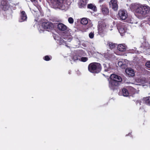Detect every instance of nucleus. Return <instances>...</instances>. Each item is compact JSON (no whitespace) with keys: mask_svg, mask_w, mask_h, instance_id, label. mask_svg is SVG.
I'll list each match as a JSON object with an SVG mask.
<instances>
[{"mask_svg":"<svg viewBox=\"0 0 150 150\" xmlns=\"http://www.w3.org/2000/svg\"><path fill=\"white\" fill-rule=\"evenodd\" d=\"M135 12L142 17L150 14V7L146 5H140L136 6Z\"/></svg>","mask_w":150,"mask_h":150,"instance_id":"1","label":"nucleus"},{"mask_svg":"<svg viewBox=\"0 0 150 150\" xmlns=\"http://www.w3.org/2000/svg\"><path fill=\"white\" fill-rule=\"evenodd\" d=\"M51 6L54 8H59L62 10H67L69 7V4H65L64 0H50Z\"/></svg>","mask_w":150,"mask_h":150,"instance_id":"2","label":"nucleus"},{"mask_svg":"<svg viewBox=\"0 0 150 150\" xmlns=\"http://www.w3.org/2000/svg\"><path fill=\"white\" fill-rule=\"evenodd\" d=\"M110 81L109 82V87L114 90L116 86L119 85V82L122 81V78L120 76L115 74H112L110 77Z\"/></svg>","mask_w":150,"mask_h":150,"instance_id":"3","label":"nucleus"},{"mask_svg":"<svg viewBox=\"0 0 150 150\" xmlns=\"http://www.w3.org/2000/svg\"><path fill=\"white\" fill-rule=\"evenodd\" d=\"M88 69L91 72L98 73L101 70L100 64L98 63H93L90 64L88 66Z\"/></svg>","mask_w":150,"mask_h":150,"instance_id":"4","label":"nucleus"},{"mask_svg":"<svg viewBox=\"0 0 150 150\" xmlns=\"http://www.w3.org/2000/svg\"><path fill=\"white\" fill-rule=\"evenodd\" d=\"M72 40V38L70 35L68 33H64L62 35L61 38H60L59 40L60 45L62 44L67 46V42H70Z\"/></svg>","mask_w":150,"mask_h":150,"instance_id":"5","label":"nucleus"},{"mask_svg":"<svg viewBox=\"0 0 150 150\" xmlns=\"http://www.w3.org/2000/svg\"><path fill=\"white\" fill-rule=\"evenodd\" d=\"M52 27L53 24L52 23L49 22H43L40 26L38 30L40 33H42L45 30L48 31H50Z\"/></svg>","mask_w":150,"mask_h":150,"instance_id":"6","label":"nucleus"},{"mask_svg":"<svg viewBox=\"0 0 150 150\" xmlns=\"http://www.w3.org/2000/svg\"><path fill=\"white\" fill-rule=\"evenodd\" d=\"M108 25L104 21H100L98 22V33L101 37L104 36V30L107 27Z\"/></svg>","mask_w":150,"mask_h":150,"instance_id":"7","label":"nucleus"},{"mask_svg":"<svg viewBox=\"0 0 150 150\" xmlns=\"http://www.w3.org/2000/svg\"><path fill=\"white\" fill-rule=\"evenodd\" d=\"M143 48V50H140L144 53L145 54H150V44L148 42H144L142 43L140 48Z\"/></svg>","mask_w":150,"mask_h":150,"instance_id":"8","label":"nucleus"},{"mask_svg":"<svg viewBox=\"0 0 150 150\" xmlns=\"http://www.w3.org/2000/svg\"><path fill=\"white\" fill-rule=\"evenodd\" d=\"M144 103L150 105V97H146L140 100H137L136 102L137 105H141Z\"/></svg>","mask_w":150,"mask_h":150,"instance_id":"9","label":"nucleus"},{"mask_svg":"<svg viewBox=\"0 0 150 150\" xmlns=\"http://www.w3.org/2000/svg\"><path fill=\"white\" fill-rule=\"evenodd\" d=\"M9 7V5L6 0H2L0 2V7L2 10L6 11Z\"/></svg>","mask_w":150,"mask_h":150,"instance_id":"10","label":"nucleus"},{"mask_svg":"<svg viewBox=\"0 0 150 150\" xmlns=\"http://www.w3.org/2000/svg\"><path fill=\"white\" fill-rule=\"evenodd\" d=\"M117 28L121 36H123L127 31L126 27L122 24H121L120 25L118 26Z\"/></svg>","mask_w":150,"mask_h":150,"instance_id":"11","label":"nucleus"},{"mask_svg":"<svg viewBox=\"0 0 150 150\" xmlns=\"http://www.w3.org/2000/svg\"><path fill=\"white\" fill-rule=\"evenodd\" d=\"M118 16L121 20H125L127 17V13L126 11L121 10L119 11Z\"/></svg>","mask_w":150,"mask_h":150,"instance_id":"12","label":"nucleus"},{"mask_svg":"<svg viewBox=\"0 0 150 150\" xmlns=\"http://www.w3.org/2000/svg\"><path fill=\"white\" fill-rule=\"evenodd\" d=\"M117 2V0H111L109 3L110 7L115 11H116L118 9V6Z\"/></svg>","mask_w":150,"mask_h":150,"instance_id":"13","label":"nucleus"},{"mask_svg":"<svg viewBox=\"0 0 150 150\" xmlns=\"http://www.w3.org/2000/svg\"><path fill=\"white\" fill-rule=\"evenodd\" d=\"M113 52L111 50H108L107 52L104 54V57L103 59L104 60L110 59L111 58L113 57Z\"/></svg>","mask_w":150,"mask_h":150,"instance_id":"14","label":"nucleus"},{"mask_svg":"<svg viewBox=\"0 0 150 150\" xmlns=\"http://www.w3.org/2000/svg\"><path fill=\"white\" fill-rule=\"evenodd\" d=\"M125 72L128 76H134L135 74L134 70L130 68H128L126 69Z\"/></svg>","mask_w":150,"mask_h":150,"instance_id":"15","label":"nucleus"},{"mask_svg":"<svg viewBox=\"0 0 150 150\" xmlns=\"http://www.w3.org/2000/svg\"><path fill=\"white\" fill-rule=\"evenodd\" d=\"M27 16L26 13L24 11H22L21 12L20 18L19 20L20 22H22L26 20Z\"/></svg>","mask_w":150,"mask_h":150,"instance_id":"16","label":"nucleus"},{"mask_svg":"<svg viewBox=\"0 0 150 150\" xmlns=\"http://www.w3.org/2000/svg\"><path fill=\"white\" fill-rule=\"evenodd\" d=\"M88 0H80L79 3V7L81 8H84L86 6Z\"/></svg>","mask_w":150,"mask_h":150,"instance_id":"17","label":"nucleus"},{"mask_svg":"<svg viewBox=\"0 0 150 150\" xmlns=\"http://www.w3.org/2000/svg\"><path fill=\"white\" fill-rule=\"evenodd\" d=\"M127 48L126 45L125 44H121L117 46L118 50L121 52H125Z\"/></svg>","mask_w":150,"mask_h":150,"instance_id":"18","label":"nucleus"},{"mask_svg":"<svg viewBox=\"0 0 150 150\" xmlns=\"http://www.w3.org/2000/svg\"><path fill=\"white\" fill-rule=\"evenodd\" d=\"M128 61L127 60H124L122 61H120L118 63V65L122 68H125L126 65L128 64Z\"/></svg>","mask_w":150,"mask_h":150,"instance_id":"19","label":"nucleus"},{"mask_svg":"<svg viewBox=\"0 0 150 150\" xmlns=\"http://www.w3.org/2000/svg\"><path fill=\"white\" fill-rule=\"evenodd\" d=\"M120 95L123 96H124L127 97L129 95V93L127 90L126 88H123L122 91L119 93Z\"/></svg>","mask_w":150,"mask_h":150,"instance_id":"20","label":"nucleus"},{"mask_svg":"<svg viewBox=\"0 0 150 150\" xmlns=\"http://www.w3.org/2000/svg\"><path fill=\"white\" fill-rule=\"evenodd\" d=\"M57 28L60 30L64 31L67 29V27L63 23H59L57 25Z\"/></svg>","mask_w":150,"mask_h":150,"instance_id":"21","label":"nucleus"},{"mask_svg":"<svg viewBox=\"0 0 150 150\" xmlns=\"http://www.w3.org/2000/svg\"><path fill=\"white\" fill-rule=\"evenodd\" d=\"M102 11L104 15H108L109 12L108 8L105 6L102 8Z\"/></svg>","mask_w":150,"mask_h":150,"instance_id":"22","label":"nucleus"},{"mask_svg":"<svg viewBox=\"0 0 150 150\" xmlns=\"http://www.w3.org/2000/svg\"><path fill=\"white\" fill-rule=\"evenodd\" d=\"M77 54H78L79 57H81L82 56H84L85 55V53L82 50H79L76 52Z\"/></svg>","mask_w":150,"mask_h":150,"instance_id":"23","label":"nucleus"},{"mask_svg":"<svg viewBox=\"0 0 150 150\" xmlns=\"http://www.w3.org/2000/svg\"><path fill=\"white\" fill-rule=\"evenodd\" d=\"M87 7L88 8L91 9L94 11H95L96 10V6L91 4H88Z\"/></svg>","mask_w":150,"mask_h":150,"instance_id":"24","label":"nucleus"},{"mask_svg":"<svg viewBox=\"0 0 150 150\" xmlns=\"http://www.w3.org/2000/svg\"><path fill=\"white\" fill-rule=\"evenodd\" d=\"M72 59L74 61H76L77 60H80V57H79L78 54H77L76 52L74 55V56L72 58Z\"/></svg>","mask_w":150,"mask_h":150,"instance_id":"25","label":"nucleus"},{"mask_svg":"<svg viewBox=\"0 0 150 150\" xmlns=\"http://www.w3.org/2000/svg\"><path fill=\"white\" fill-rule=\"evenodd\" d=\"M128 52L129 53H135L137 54H140L142 52L139 51L138 50H136L134 49H130L128 50Z\"/></svg>","mask_w":150,"mask_h":150,"instance_id":"26","label":"nucleus"},{"mask_svg":"<svg viewBox=\"0 0 150 150\" xmlns=\"http://www.w3.org/2000/svg\"><path fill=\"white\" fill-rule=\"evenodd\" d=\"M81 22L83 25H86L88 23V20L87 18H84L81 19Z\"/></svg>","mask_w":150,"mask_h":150,"instance_id":"27","label":"nucleus"},{"mask_svg":"<svg viewBox=\"0 0 150 150\" xmlns=\"http://www.w3.org/2000/svg\"><path fill=\"white\" fill-rule=\"evenodd\" d=\"M108 45L109 48L111 49H113L116 46V44L113 43L112 42H109Z\"/></svg>","mask_w":150,"mask_h":150,"instance_id":"28","label":"nucleus"},{"mask_svg":"<svg viewBox=\"0 0 150 150\" xmlns=\"http://www.w3.org/2000/svg\"><path fill=\"white\" fill-rule=\"evenodd\" d=\"M88 60V58L87 57H82L80 58V61L83 62H86Z\"/></svg>","mask_w":150,"mask_h":150,"instance_id":"29","label":"nucleus"},{"mask_svg":"<svg viewBox=\"0 0 150 150\" xmlns=\"http://www.w3.org/2000/svg\"><path fill=\"white\" fill-rule=\"evenodd\" d=\"M146 66L148 69L150 70V61H148L146 63Z\"/></svg>","mask_w":150,"mask_h":150,"instance_id":"30","label":"nucleus"},{"mask_svg":"<svg viewBox=\"0 0 150 150\" xmlns=\"http://www.w3.org/2000/svg\"><path fill=\"white\" fill-rule=\"evenodd\" d=\"M68 21L69 22L70 24H72L74 22L73 19L71 17L69 18L68 19Z\"/></svg>","mask_w":150,"mask_h":150,"instance_id":"31","label":"nucleus"},{"mask_svg":"<svg viewBox=\"0 0 150 150\" xmlns=\"http://www.w3.org/2000/svg\"><path fill=\"white\" fill-rule=\"evenodd\" d=\"M131 92L132 94H134L136 93V90L133 87H131Z\"/></svg>","mask_w":150,"mask_h":150,"instance_id":"32","label":"nucleus"},{"mask_svg":"<svg viewBox=\"0 0 150 150\" xmlns=\"http://www.w3.org/2000/svg\"><path fill=\"white\" fill-rule=\"evenodd\" d=\"M94 33L93 32H91L89 34V37L91 39L93 38L94 37Z\"/></svg>","mask_w":150,"mask_h":150,"instance_id":"33","label":"nucleus"},{"mask_svg":"<svg viewBox=\"0 0 150 150\" xmlns=\"http://www.w3.org/2000/svg\"><path fill=\"white\" fill-rule=\"evenodd\" d=\"M103 65L104 66L105 71H110V70L111 69L110 68H107V67H106L105 66V64H104Z\"/></svg>","mask_w":150,"mask_h":150,"instance_id":"34","label":"nucleus"},{"mask_svg":"<svg viewBox=\"0 0 150 150\" xmlns=\"http://www.w3.org/2000/svg\"><path fill=\"white\" fill-rule=\"evenodd\" d=\"M44 59L45 60L48 61L50 60V58L48 56H46L45 57Z\"/></svg>","mask_w":150,"mask_h":150,"instance_id":"35","label":"nucleus"},{"mask_svg":"<svg viewBox=\"0 0 150 150\" xmlns=\"http://www.w3.org/2000/svg\"><path fill=\"white\" fill-rule=\"evenodd\" d=\"M17 4H12V6H16V5Z\"/></svg>","mask_w":150,"mask_h":150,"instance_id":"36","label":"nucleus"},{"mask_svg":"<svg viewBox=\"0 0 150 150\" xmlns=\"http://www.w3.org/2000/svg\"><path fill=\"white\" fill-rule=\"evenodd\" d=\"M32 2L35 1L36 0H30Z\"/></svg>","mask_w":150,"mask_h":150,"instance_id":"37","label":"nucleus"},{"mask_svg":"<svg viewBox=\"0 0 150 150\" xmlns=\"http://www.w3.org/2000/svg\"><path fill=\"white\" fill-rule=\"evenodd\" d=\"M71 71H69V73L70 74V72Z\"/></svg>","mask_w":150,"mask_h":150,"instance_id":"38","label":"nucleus"},{"mask_svg":"<svg viewBox=\"0 0 150 150\" xmlns=\"http://www.w3.org/2000/svg\"><path fill=\"white\" fill-rule=\"evenodd\" d=\"M115 54H117V55H120V54H117V53H115Z\"/></svg>","mask_w":150,"mask_h":150,"instance_id":"39","label":"nucleus"},{"mask_svg":"<svg viewBox=\"0 0 150 150\" xmlns=\"http://www.w3.org/2000/svg\"><path fill=\"white\" fill-rule=\"evenodd\" d=\"M101 1H102V0H100L99 1V2H101Z\"/></svg>","mask_w":150,"mask_h":150,"instance_id":"40","label":"nucleus"},{"mask_svg":"<svg viewBox=\"0 0 150 150\" xmlns=\"http://www.w3.org/2000/svg\"><path fill=\"white\" fill-rule=\"evenodd\" d=\"M130 23H132V22H130Z\"/></svg>","mask_w":150,"mask_h":150,"instance_id":"41","label":"nucleus"},{"mask_svg":"<svg viewBox=\"0 0 150 150\" xmlns=\"http://www.w3.org/2000/svg\"><path fill=\"white\" fill-rule=\"evenodd\" d=\"M149 55H150V54H149Z\"/></svg>","mask_w":150,"mask_h":150,"instance_id":"42","label":"nucleus"}]
</instances>
